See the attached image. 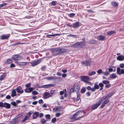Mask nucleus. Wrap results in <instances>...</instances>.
I'll return each mask as SVG.
<instances>
[{
	"mask_svg": "<svg viewBox=\"0 0 124 124\" xmlns=\"http://www.w3.org/2000/svg\"><path fill=\"white\" fill-rule=\"evenodd\" d=\"M84 114L83 111H79L73 115L72 119L75 120H78L83 117Z\"/></svg>",
	"mask_w": 124,
	"mask_h": 124,
	"instance_id": "1",
	"label": "nucleus"
},
{
	"mask_svg": "<svg viewBox=\"0 0 124 124\" xmlns=\"http://www.w3.org/2000/svg\"><path fill=\"white\" fill-rule=\"evenodd\" d=\"M85 45V44L82 42H77L71 45L70 46L73 47L79 48H82Z\"/></svg>",
	"mask_w": 124,
	"mask_h": 124,
	"instance_id": "2",
	"label": "nucleus"
},
{
	"mask_svg": "<svg viewBox=\"0 0 124 124\" xmlns=\"http://www.w3.org/2000/svg\"><path fill=\"white\" fill-rule=\"evenodd\" d=\"M80 78L82 81L88 84H91V83L88 82V81L90 79L87 76H82L80 77Z\"/></svg>",
	"mask_w": 124,
	"mask_h": 124,
	"instance_id": "3",
	"label": "nucleus"
},
{
	"mask_svg": "<svg viewBox=\"0 0 124 124\" xmlns=\"http://www.w3.org/2000/svg\"><path fill=\"white\" fill-rule=\"evenodd\" d=\"M12 59L14 60L19 61L23 59L22 56L19 55H15L12 56Z\"/></svg>",
	"mask_w": 124,
	"mask_h": 124,
	"instance_id": "4",
	"label": "nucleus"
},
{
	"mask_svg": "<svg viewBox=\"0 0 124 124\" xmlns=\"http://www.w3.org/2000/svg\"><path fill=\"white\" fill-rule=\"evenodd\" d=\"M41 59H39L36 62H30V63L31 64L32 66H34L39 63L41 62Z\"/></svg>",
	"mask_w": 124,
	"mask_h": 124,
	"instance_id": "5",
	"label": "nucleus"
},
{
	"mask_svg": "<svg viewBox=\"0 0 124 124\" xmlns=\"http://www.w3.org/2000/svg\"><path fill=\"white\" fill-rule=\"evenodd\" d=\"M112 94L111 93H109L108 94V95H107L103 97V98H101V101H102L103 100H104L107 99H108L109 98L111 97Z\"/></svg>",
	"mask_w": 124,
	"mask_h": 124,
	"instance_id": "6",
	"label": "nucleus"
},
{
	"mask_svg": "<svg viewBox=\"0 0 124 124\" xmlns=\"http://www.w3.org/2000/svg\"><path fill=\"white\" fill-rule=\"evenodd\" d=\"M101 101L99 102L98 103H96L93 105L92 107V109L93 110H94L98 106L101 104Z\"/></svg>",
	"mask_w": 124,
	"mask_h": 124,
	"instance_id": "7",
	"label": "nucleus"
},
{
	"mask_svg": "<svg viewBox=\"0 0 124 124\" xmlns=\"http://www.w3.org/2000/svg\"><path fill=\"white\" fill-rule=\"evenodd\" d=\"M81 63L82 64L85 66H90V61L89 60L83 61Z\"/></svg>",
	"mask_w": 124,
	"mask_h": 124,
	"instance_id": "8",
	"label": "nucleus"
},
{
	"mask_svg": "<svg viewBox=\"0 0 124 124\" xmlns=\"http://www.w3.org/2000/svg\"><path fill=\"white\" fill-rule=\"evenodd\" d=\"M51 96V95H50L49 93L47 92H45L43 95V97L44 99H46Z\"/></svg>",
	"mask_w": 124,
	"mask_h": 124,
	"instance_id": "9",
	"label": "nucleus"
},
{
	"mask_svg": "<svg viewBox=\"0 0 124 124\" xmlns=\"http://www.w3.org/2000/svg\"><path fill=\"white\" fill-rule=\"evenodd\" d=\"M74 88L75 91H78L79 90V86L77 84H75L74 86Z\"/></svg>",
	"mask_w": 124,
	"mask_h": 124,
	"instance_id": "10",
	"label": "nucleus"
},
{
	"mask_svg": "<svg viewBox=\"0 0 124 124\" xmlns=\"http://www.w3.org/2000/svg\"><path fill=\"white\" fill-rule=\"evenodd\" d=\"M58 54L59 53H63L66 52L67 51L66 49L59 48Z\"/></svg>",
	"mask_w": 124,
	"mask_h": 124,
	"instance_id": "11",
	"label": "nucleus"
},
{
	"mask_svg": "<svg viewBox=\"0 0 124 124\" xmlns=\"http://www.w3.org/2000/svg\"><path fill=\"white\" fill-rule=\"evenodd\" d=\"M99 87V86L97 84V83H95L94 87L92 88V91H94L96 89H98Z\"/></svg>",
	"mask_w": 124,
	"mask_h": 124,
	"instance_id": "12",
	"label": "nucleus"
},
{
	"mask_svg": "<svg viewBox=\"0 0 124 124\" xmlns=\"http://www.w3.org/2000/svg\"><path fill=\"white\" fill-rule=\"evenodd\" d=\"M79 26V23L78 22H76L73 24L72 27L74 28L78 27Z\"/></svg>",
	"mask_w": 124,
	"mask_h": 124,
	"instance_id": "13",
	"label": "nucleus"
},
{
	"mask_svg": "<svg viewBox=\"0 0 124 124\" xmlns=\"http://www.w3.org/2000/svg\"><path fill=\"white\" fill-rule=\"evenodd\" d=\"M50 50L52 52H58V51H59V48L51 49H50Z\"/></svg>",
	"mask_w": 124,
	"mask_h": 124,
	"instance_id": "14",
	"label": "nucleus"
},
{
	"mask_svg": "<svg viewBox=\"0 0 124 124\" xmlns=\"http://www.w3.org/2000/svg\"><path fill=\"white\" fill-rule=\"evenodd\" d=\"M105 37L103 36L99 35L97 39L99 40L103 41L104 40Z\"/></svg>",
	"mask_w": 124,
	"mask_h": 124,
	"instance_id": "15",
	"label": "nucleus"
},
{
	"mask_svg": "<svg viewBox=\"0 0 124 124\" xmlns=\"http://www.w3.org/2000/svg\"><path fill=\"white\" fill-rule=\"evenodd\" d=\"M39 115V113L38 112H35L33 115L32 118L33 119H35L38 117Z\"/></svg>",
	"mask_w": 124,
	"mask_h": 124,
	"instance_id": "16",
	"label": "nucleus"
},
{
	"mask_svg": "<svg viewBox=\"0 0 124 124\" xmlns=\"http://www.w3.org/2000/svg\"><path fill=\"white\" fill-rule=\"evenodd\" d=\"M16 62L17 64L22 66H23L25 65L27 63V62Z\"/></svg>",
	"mask_w": 124,
	"mask_h": 124,
	"instance_id": "17",
	"label": "nucleus"
},
{
	"mask_svg": "<svg viewBox=\"0 0 124 124\" xmlns=\"http://www.w3.org/2000/svg\"><path fill=\"white\" fill-rule=\"evenodd\" d=\"M117 59L119 61H123L124 59V56L123 55H120L117 57Z\"/></svg>",
	"mask_w": 124,
	"mask_h": 124,
	"instance_id": "18",
	"label": "nucleus"
},
{
	"mask_svg": "<svg viewBox=\"0 0 124 124\" xmlns=\"http://www.w3.org/2000/svg\"><path fill=\"white\" fill-rule=\"evenodd\" d=\"M10 104L6 103H4L3 107L7 108H10Z\"/></svg>",
	"mask_w": 124,
	"mask_h": 124,
	"instance_id": "19",
	"label": "nucleus"
},
{
	"mask_svg": "<svg viewBox=\"0 0 124 124\" xmlns=\"http://www.w3.org/2000/svg\"><path fill=\"white\" fill-rule=\"evenodd\" d=\"M19 88H20V87H18L16 89V91L18 93L20 94L22 93L23 92V90H21Z\"/></svg>",
	"mask_w": 124,
	"mask_h": 124,
	"instance_id": "20",
	"label": "nucleus"
},
{
	"mask_svg": "<svg viewBox=\"0 0 124 124\" xmlns=\"http://www.w3.org/2000/svg\"><path fill=\"white\" fill-rule=\"evenodd\" d=\"M6 76V75L5 73H3L2 75H1L0 77V80H2L4 79Z\"/></svg>",
	"mask_w": 124,
	"mask_h": 124,
	"instance_id": "21",
	"label": "nucleus"
},
{
	"mask_svg": "<svg viewBox=\"0 0 124 124\" xmlns=\"http://www.w3.org/2000/svg\"><path fill=\"white\" fill-rule=\"evenodd\" d=\"M61 110V109L59 108H55L53 109V111L54 112L59 111Z\"/></svg>",
	"mask_w": 124,
	"mask_h": 124,
	"instance_id": "22",
	"label": "nucleus"
},
{
	"mask_svg": "<svg viewBox=\"0 0 124 124\" xmlns=\"http://www.w3.org/2000/svg\"><path fill=\"white\" fill-rule=\"evenodd\" d=\"M16 91L15 90H12V93L11 95V96L12 97H14L15 96H16Z\"/></svg>",
	"mask_w": 124,
	"mask_h": 124,
	"instance_id": "23",
	"label": "nucleus"
},
{
	"mask_svg": "<svg viewBox=\"0 0 124 124\" xmlns=\"http://www.w3.org/2000/svg\"><path fill=\"white\" fill-rule=\"evenodd\" d=\"M115 32L114 31H111L107 32V35H110L112 34L115 33Z\"/></svg>",
	"mask_w": 124,
	"mask_h": 124,
	"instance_id": "24",
	"label": "nucleus"
},
{
	"mask_svg": "<svg viewBox=\"0 0 124 124\" xmlns=\"http://www.w3.org/2000/svg\"><path fill=\"white\" fill-rule=\"evenodd\" d=\"M117 77V76L116 75V74H112L110 75V78H116Z\"/></svg>",
	"mask_w": 124,
	"mask_h": 124,
	"instance_id": "25",
	"label": "nucleus"
},
{
	"mask_svg": "<svg viewBox=\"0 0 124 124\" xmlns=\"http://www.w3.org/2000/svg\"><path fill=\"white\" fill-rule=\"evenodd\" d=\"M66 93V89H64L63 91H61L60 92V95H62Z\"/></svg>",
	"mask_w": 124,
	"mask_h": 124,
	"instance_id": "26",
	"label": "nucleus"
},
{
	"mask_svg": "<svg viewBox=\"0 0 124 124\" xmlns=\"http://www.w3.org/2000/svg\"><path fill=\"white\" fill-rule=\"evenodd\" d=\"M30 116H25L24 119L23 120L22 122H23L26 120H28L30 118Z\"/></svg>",
	"mask_w": 124,
	"mask_h": 124,
	"instance_id": "27",
	"label": "nucleus"
},
{
	"mask_svg": "<svg viewBox=\"0 0 124 124\" xmlns=\"http://www.w3.org/2000/svg\"><path fill=\"white\" fill-rule=\"evenodd\" d=\"M13 62L12 60L10 59H7L6 61V62L8 64L11 63Z\"/></svg>",
	"mask_w": 124,
	"mask_h": 124,
	"instance_id": "28",
	"label": "nucleus"
},
{
	"mask_svg": "<svg viewBox=\"0 0 124 124\" xmlns=\"http://www.w3.org/2000/svg\"><path fill=\"white\" fill-rule=\"evenodd\" d=\"M8 36H6L3 35L2 36L1 39H8Z\"/></svg>",
	"mask_w": 124,
	"mask_h": 124,
	"instance_id": "29",
	"label": "nucleus"
},
{
	"mask_svg": "<svg viewBox=\"0 0 124 124\" xmlns=\"http://www.w3.org/2000/svg\"><path fill=\"white\" fill-rule=\"evenodd\" d=\"M86 88L85 87H83L81 90V92L82 93H84L85 91Z\"/></svg>",
	"mask_w": 124,
	"mask_h": 124,
	"instance_id": "30",
	"label": "nucleus"
},
{
	"mask_svg": "<svg viewBox=\"0 0 124 124\" xmlns=\"http://www.w3.org/2000/svg\"><path fill=\"white\" fill-rule=\"evenodd\" d=\"M102 83L105 84H108L109 83V82L108 80H104L103 81Z\"/></svg>",
	"mask_w": 124,
	"mask_h": 124,
	"instance_id": "31",
	"label": "nucleus"
},
{
	"mask_svg": "<svg viewBox=\"0 0 124 124\" xmlns=\"http://www.w3.org/2000/svg\"><path fill=\"white\" fill-rule=\"evenodd\" d=\"M62 34H52L50 35H49V36H51V37H53L54 36H59L61 35Z\"/></svg>",
	"mask_w": 124,
	"mask_h": 124,
	"instance_id": "32",
	"label": "nucleus"
},
{
	"mask_svg": "<svg viewBox=\"0 0 124 124\" xmlns=\"http://www.w3.org/2000/svg\"><path fill=\"white\" fill-rule=\"evenodd\" d=\"M102 73L104 74V75L106 76H107L108 75H109V73L108 72H102Z\"/></svg>",
	"mask_w": 124,
	"mask_h": 124,
	"instance_id": "33",
	"label": "nucleus"
},
{
	"mask_svg": "<svg viewBox=\"0 0 124 124\" xmlns=\"http://www.w3.org/2000/svg\"><path fill=\"white\" fill-rule=\"evenodd\" d=\"M46 121V120H45L44 119H42L41 120V123L42 124H44Z\"/></svg>",
	"mask_w": 124,
	"mask_h": 124,
	"instance_id": "34",
	"label": "nucleus"
},
{
	"mask_svg": "<svg viewBox=\"0 0 124 124\" xmlns=\"http://www.w3.org/2000/svg\"><path fill=\"white\" fill-rule=\"evenodd\" d=\"M50 85H45L42 86L41 87L43 88H48Z\"/></svg>",
	"mask_w": 124,
	"mask_h": 124,
	"instance_id": "35",
	"label": "nucleus"
},
{
	"mask_svg": "<svg viewBox=\"0 0 124 124\" xmlns=\"http://www.w3.org/2000/svg\"><path fill=\"white\" fill-rule=\"evenodd\" d=\"M95 73L96 72L95 71H92V72L89 73V75L91 76L93 74H95Z\"/></svg>",
	"mask_w": 124,
	"mask_h": 124,
	"instance_id": "36",
	"label": "nucleus"
},
{
	"mask_svg": "<svg viewBox=\"0 0 124 124\" xmlns=\"http://www.w3.org/2000/svg\"><path fill=\"white\" fill-rule=\"evenodd\" d=\"M68 37L70 36L73 38H75L76 37V35H72L71 34H70L68 36Z\"/></svg>",
	"mask_w": 124,
	"mask_h": 124,
	"instance_id": "37",
	"label": "nucleus"
},
{
	"mask_svg": "<svg viewBox=\"0 0 124 124\" xmlns=\"http://www.w3.org/2000/svg\"><path fill=\"white\" fill-rule=\"evenodd\" d=\"M32 93L33 95H37L38 94V93L36 91H34L32 92Z\"/></svg>",
	"mask_w": 124,
	"mask_h": 124,
	"instance_id": "38",
	"label": "nucleus"
},
{
	"mask_svg": "<svg viewBox=\"0 0 124 124\" xmlns=\"http://www.w3.org/2000/svg\"><path fill=\"white\" fill-rule=\"evenodd\" d=\"M112 5L113 6H116L117 5V3L115 2H112L111 3Z\"/></svg>",
	"mask_w": 124,
	"mask_h": 124,
	"instance_id": "39",
	"label": "nucleus"
},
{
	"mask_svg": "<svg viewBox=\"0 0 124 124\" xmlns=\"http://www.w3.org/2000/svg\"><path fill=\"white\" fill-rule=\"evenodd\" d=\"M75 15V14L73 13H71L69 14V16L70 17H72Z\"/></svg>",
	"mask_w": 124,
	"mask_h": 124,
	"instance_id": "40",
	"label": "nucleus"
},
{
	"mask_svg": "<svg viewBox=\"0 0 124 124\" xmlns=\"http://www.w3.org/2000/svg\"><path fill=\"white\" fill-rule=\"evenodd\" d=\"M54 78L52 77H47L46 78V79L48 80H51L53 79Z\"/></svg>",
	"mask_w": 124,
	"mask_h": 124,
	"instance_id": "41",
	"label": "nucleus"
},
{
	"mask_svg": "<svg viewBox=\"0 0 124 124\" xmlns=\"http://www.w3.org/2000/svg\"><path fill=\"white\" fill-rule=\"evenodd\" d=\"M97 72L99 74H100L102 72V70L101 69H100L98 70L97 71Z\"/></svg>",
	"mask_w": 124,
	"mask_h": 124,
	"instance_id": "42",
	"label": "nucleus"
},
{
	"mask_svg": "<svg viewBox=\"0 0 124 124\" xmlns=\"http://www.w3.org/2000/svg\"><path fill=\"white\" fill-rule=\"evenodd\" d=\"M50 116L49 115H46V117L47 119H50Z\"/></svg>",
	"mask_w": 124,
	"mask_h": 124,
	"instance_id": "43",
	"label": "nucleus"
},
{
	"mask_svg": "<svg viewBox=\"0 0 124 124\" xmlns=\"http://www.w3.org/2000/svg\"><path fill=\"white\" fill-rule=\"evenodd\" d=\"M56 121V118H53L52 120V122L53 123H54Z\"/></svg>",
	"mask_w": 124,
	"mask_h": 124,
	"instance_id": "44",
	"label": "nucleus"
},
{
	"mask_svg": "<svg viewBox=\"0 0 124 124\" xmlns=\"http://www.w3.org/2000/svg\"><path fill=\"white\" fill-rule=\"evenodd\" d=\"M39 104H43V103L44 102L42 99H40L39 101Z\"/></svg>",
	"mask_w": 124,
	"mask_h": 124,
	"instance_id": "45",
	"label": "nucleus"
},
{
	"mask_svg": "<svg viewBox=\"0 0 124 124\" xmlns=\"http://www.w3.org/2000/svg\"><path fill=\"white\" fill-rule=\"evenodd\" d=\"M87 89L88 90H91L92 91V88L90 86H88L87 87Z\"/></svg>",
	"mask_w": 124,
	"mask_h": 124,
	"instance_id": "46",
	"label": "nucleus"
},
{
	"mask_svg": "<svg viewBox=\"0 0 124 124\" xmlns=\"http://www.w3.org/2000/svg\"><path fill=\"white\" fill-rule=\"evenodd\" d=\"M23 115V113H20L17 116V118H18L19 117L22 116Z\"/></svg>",
	"mask_w": 124,
	"mask_h": 124,
	"instance_id": "47",
	"label": "nucleus"
},
{
	"mask_svg": "<svg viewBox=\"0 0 124 124\" xmlns=\"http://www.w3.org/2000/svg\"><path fill=\"white\" fill-rule=\"evenodd\" d=\"M6 4L5 3H3L0 5V8L1 7H2L6 5Z\"/></svg>",
	"mask_w": 124,
	"mask_h": 124,
	"instance_id": "48",
	"label": "nucleus"
},
{
	"mask_svg": "<svg viewBox=\"0 0 124 124\" xmlns=\"http://www.w3.org/2000/svg\"><path fill=\"white\" fill-rule=\"evenodd\" d=\"M4 103L2 102H0V107H3Z\"/></svg>",
	"mask_w": 124,
	"mask_h": 124,
	"instance_id": "49",
	"label": "nucleus"
},
{
	"mask_svg": "<svg viewBox=\"0 0 124 124\" xmlns=\"http://www.w3.org/2000/svg\"><path fill=\"white\" fill-rule=\"evenodd\" d=\"M31 85V83H29L27 84H26V85L25 86L27 87H29Z\"/></svg>",
	"mask_w": 124,
	"mask_h": 124,
	"instance_id": "50",
	"label": "nucleus"
},
{
	"mask_svg": "<svg viewBox=\"0 0 124 124\" xmlns=\"http://www.w3.org/2000/svg\"><path fill=\"white\" fill-rule=\"evenodd\" d=\"M121 68H123L124 66V64L122 63L120 64L119 66Z\"/></svg>",
	"mask_w": 124,
	"mask_h": 124,
	"instance_id": "51",
	"label": "nucleus"
},
{
	"mask_svg": "<svg viewBox=\"0 0 124 124\" xmlns=\"http://www.w3.org/2000/svg\"><path fill=\"white\" fill-rule=\"evenodd\" d=\"M61 115V113H57L55 114L56 117H58Z\"/></svg>",
	"mask_w": 124,
	"mask_h": 124,
	"instance_id": "52",
	"label": "nucleus"
},
{
	"mask_svg": "<svg viewBox=\"0 0 124 124\" xmlns=\"http://www.w3.org/2000/svg\"><path fill=\"white\" fill-rule=\"evenodd\" d=\"M109 101L108 100H106V101H105L103 103H104L105 104H107L108 103Z\"/></svg>",
	"mask_w": 124,
	"mask_h": 124,
	"instance_id": "53",
	"label": "nucleus"
},
{
	"mask_svg": "<svg viewBox=\"0 0 124 124\" xmlns=\"http://www.w3.org/2000/svg\"><path fill=\"white\" fill-rule=\"evenodd\" d=\"M32 113V112L31 111H30L27 114V115H28V116H29L30 117V115Z\"/></svg>",
	"mask_w": 124,
	"mask_h": 124,
	"instance_id": "54",
	"label": "nucleus"
},
{
	"mask_svg": "<svg viewBox=\"0 0 124 124\" xmlns=\"http://www.w3.org/2000/svg\"><path fill=\"white\" fill-rule=\"evenodd\" d=\"M75 91L74 89L73 88H71L70 90V93H71L74 92Z\"/></svg>",
	"mask_w": 124,
	"mask_h": 124,
	"instance_id": "55",
	"label": "nucleus"
},
{
	"mask_svg": "<svg viewBox=\"0 0 124 124\" xmlns=\"http://www.w3.org/2000/svg\"><path fill=\"white\" fill-rule=\"evenodd\" d=\"M99 86L100 87H102L104 86V85L102 83H100L99 84Z\"/></svg>",
	"mask_w": 124,
	"mask_h": 124,
	"instance_id": "56",
	"label": "nucleus"
},
{
	"mask_svg": "<svg viewBox=\"0 0 124 124\" xmlns=\"http://www.w3.org/2000/svg\"><path fill=\"white\" fill-rule=\"evenodd\" d=\"M29 93H30L31 92L32 90L33 89V88H32L30 87L29 88Z\"/></svg>",
	"mask_w": 124,
	"mask_h": 124,
	"instance_id": "57",
	"label": "nucleus"
},
{
	"mask_svg": "<svg viewBox=\"0 0 124 124\" xmlns=\"http://www.w3.org/2000/svg\"><path fill=\"white\" fill-rule=\"evenodd\" d=\"M67 76V74H62V76L63 78H65Z\"/></svg>",
	"mask_w": 124,
	"mask_h": 124,
	"instance_id": "58",
	"label": "nucleus"
},
{
	"mask_svg": "<svg viewBox=\"0 0 124 124\" xmlns=\"http://www.w3.org/2000/svg\"><path fill=\"white\" fill-rule=\"evenodd\" d=\"M11 104L13 105L14 106H15L16 105V103L15 102H11Z\"/></svg>",
	"mask_w": 124,
	"mask_h": 124,
	"instance_id": "59",
	"label": "nucleus"
},
{
	"mask_svg": "<svg viewBox=\"0 0 124 124\" xmlns=\"http://www.w3.org/2000/svg\"><path fill=\"white\" fill-rule=\"evenodd\" d=\"M15 65L13 63H12L10 64V67H15Z\"/></svg>",
	"mask_w": 124,
	"mask_h": 124,
	"instance_id": "60",
	"label": "nucleus"
},
{
	"mask_svg": "<svg viewBox=\"0 0 124 124\" xmlns=\"http://www.w3.org/2000/svg\"><path fill=\"white\" fill-rule=\"evenodd\" d=\"M38 101H34L32 103L33 104L35 105L37 104Z\"/></svg>",
	"mask_w": 124,
	"mask_h": 124,
	"instance_id": "61",
	"label": "nucleus"
},
{
	"mask_svg": "<svg viewBox=\"0 0 124 124\" xmlns=\"http://www.w3.org/2000/svg\"><path fill=\"white\" fill-rule=\"evenodd\" d=\"M96 42V41L94 40H92L91 41V43H95Z\"/></svg>",
	"mask_w": 124,
	"mask_h": 124,
	"instance_id": "62",
	"label": "nucleus"
},
{
	"mask_svg": "<svg viewBox=\"0 0 124 124\" xmlns=\"http://www.w3.org/2000/svg\"><path fill=\"white\" fill-rule=\"evenodd\" d=\"M29 89L27 88H26V89L25 90V91L26 92H27L28 93H29Z\"/></svg>",
	"mask_w": 124,
	"mask_h": 124,
	"instance_id": "63",
	"label": "nucleus"
},
{
	"mask_svg": "<svg viewBox=\"0 0 124 124\" xmlns=\"http://www.w3.org/2000/svg\"><path fill=\"white\" fill-rule=\"evenodd\" d=\"M110 85L109 84L105 85V87L106 88H108L110 86Z\"/></svg>",
	"mask_w": 124,
	"mask_h": 124,
	"instance_id": "64",
	"label": "nucleus"
}]
</instances>
